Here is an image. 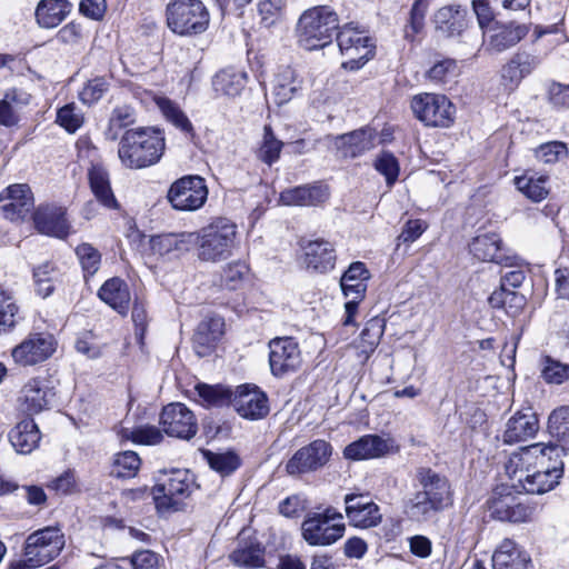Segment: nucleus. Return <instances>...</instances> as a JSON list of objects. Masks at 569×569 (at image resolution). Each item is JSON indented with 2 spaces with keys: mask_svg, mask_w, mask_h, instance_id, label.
Returning <instances> with one entry per match:
<instances>
[{
  "mask_svg": "<svg viewBox=\"0 0 569 569\" xmlns=\"http://www.w3.org/2000/svg\"><path fill=\"white\" fill-rule=\"evenodd\" d=\"M517 189L528 199L539 202L548 194L547 178L523 174L515 178Z\"/></svg>",
  "mask_w": 569,
  "mask_h": 569,
  "instance_id": "c03bdc74",
  "label": "nucleus"
},
{
  "mask_svg": "<svg viewBox=\"0 0 569 569\" xmlns=\"http://www.w3.org/2000/svg\"><path fill=\"white\" fill-rule=\"evenodd\" d=\"M57 349V341L49 333H31L12 349L13 360L21 366L46 361Z\"/></svg>",
  "mask_w": 569,
  "mask_h": 569,
  "instance_id": "dca6fc26",
  "label": "nucleus"
},
{
  "mask_svg": "<svg viewBox=\"0 0 569 569\" xmlns=\"http://www.w3.org/2000/svg\"><path fill=\"white\" fill-rule=\"evenodd\" d=\"M204 457L210 468L220 473L222 477L231 475L240 466L239 457L233 452L214 453L211 451H206Z\"/></svg>",
  "mask_w": 569,
  "mask_h": 569,
  "instance_id": "864d4df0",
  "label": "nucleus"
},
{
  "mask_svg": "<svg viewBox=\"0 0 569 569\" xmlns=\"http://www.w3.org/2000/svg\"><path fill=\"white\" fill-rule=\"evenodd\" d=\"M301 363V351L293 338H274L269 342V366L274 377L296 372Z\"/></svg>",
  "mask_w": 569,
  "mask_h": 569,
  "instance_id": "2eb2a0df",
  "label": "nucleus"
},
{
  "mask_svg": "<svg viewBox=\"0 0 569 569\" xmlns=\"http://www.w3.org/2000/svg\"><path fill=\"white\" fill-rule=\"evenodd\" d=\"M386 328L385 319L373 317L367 321L359 339L356 341V349L362 360H367L378 347Z\"/></svg>",
  "mask_w": 569,
  "mask_h": 569,
  "instance_id": "ea45409f",
  "label": "nucleus"
},
{
  "mask_svg": "<svg viewBox=\"0 0 569 569\" xmlns=\"http://www.w3.org/2000/svg\"><path fill=\"white\" fill-rule=\"evenodd\" d=\"M536 158L545 163H555L560 158L567 157L568 147L560 141L543 143L535 150Z\"/></svg>",
  "mask_w": 569,
  "mask_h": 569,
  "instance_id": "bf43d9fd",
  "label": "nucleus"
},
{
  "mask_svg": "<svg viewBox=\"0 0 569 569\" xmlns=\"http://www.w3.org/2000/svg\"><path fill=\"white\" fill-rule=\"evenodd\" d=\"M337 42L341 53L347 58L343 68L357 70L373 56L375 46L368 32L353 23L345 24L337 33Z\"/></svg>",
  "mask_w": 569,
  "mask_h": 569,
  "instance_id": "1a4fd4ad",
  "label": "nucleus"
},
{
  "mask_svg": "<svg viewBox=\"0 0 569 569\" xmlns=\"http://www.w3.org/2000/svg\"><path fill=\"white\" fill-rule=\"evenodd\" d=\"M8 438L18 453L29 455L38 448L41 432L32 419H23L9 431Z\"/></svg>",
  "mask_w": 569,
  "mask_h": 569,
  "instance_id": "7c9ffc66",
  "label": "nucleus"
},
{
  "mask_svg": "<svg viewBox=\"0 0 569 569\" xmlns=\"http://www.w3.org/2000/svg\"><path fill=\"white\" fill-rule=\"evenodd\" d=\"M548 98L556 108H569V84L551 83L548 89Z\"/></svg>",
  "mask_w": 569,
  "mask_h": 569,
  "instance_id": "338daca9",
  "label": "nucleus"
},
{
  "mask_svg": "<svg viewBox=\"0 0 569 569\" xmlns=\"http://www.w3.org/2000/svg\"><path fill=\"white\" fill-rule=\"evenodd\" d=\"M539 430L537 415L530 407L518 410L507 422L502 441L512 445L532 438Z\"/></svg>",
  "mask_w": 569,
  "mask_h": 569,
  "instance_id": "4be33fe9",
  "label": "nucleus"
},
{
  "mask_svg": "<svg viewBox=\"0 0 569 569\" xmlns=\"http://www.w3.org/2000/svg\"><path fill=\"white\" fill-rule=\"evenodd\" d=\"M330 197L327 184L313 183L287 189L280 193L283 206L315 207L325 203Z\"/></svg>",
  "mask_w": 569,
  "mask_h": 569,
  "instance_id": "5701e85b",
  "label": "nucleus"
},
{
  "mask_svg": "<svg viewBox=\"0 0 569 569\" xmlns=\"http://www.w3.org/2000/svg\"><path fill=\"white\" fill-rule=\"evenodd\" d=\"M18 310L12 293L0 287V335L16 326Z\"/></svg>",
  "mask_w": 569,
  "mask_h": 569,
  "instance_id": "603ef678",
  "label": "nucleus"
},
{
  "mask_svg": "<svg viewBox=\"0 0 569 569\" xmlns=\"http://www.w3.org/2000/svg\"><path fill=\"white\" fill-rule=\"evenodd\" d=\"M88 178L97 200L108 209H116L118 202L111 190L107 170L101 166L94 164L89 169Z\"/></svg>",
  "mask_w": 569,
  "mask_h": 569,
  "instance_id": "a19ab883",
  "label": "nucleus"
},
{
  "mask_svg": "<svg viewBox=\"0 0 569 569\" xmlns=\"http://www.w3.org/2000/svg\"><path fill=\"white\" fill-rule=\"evenodd\" d=\"M133 569H159V557L150 550L136 552L132 557Z\"/></svg>",
  "mask_w": 569,
  "mask_h": 569,
  "instance_id": "774afa93",
  "label": "nucleus"
},
{
  "mask_svg": "<svg viewBox=\"0 0 569 569\" xmlns=\"http://www.w3.org/2000/svg\"><path fill=\"white\" fill-rule=\"evenodd\" d=\"M230 560L243 568H258L264 565L263 549L259 545H248L236 549L230 555Z\"/></svg>",
  "mask_w": 569,
  "mask_h": 569,
  "instance_id": "8fccbe9b",
  "label": "nucleus"
},
{
  "mask_svg": "<svg viewBox=\"0 0 569 569\" xmlns=\"http://www.w3.org/2000/svg\"><path fill=\"white\" fill-rule=\"evenodd\" d=\"M197 488L194 477L186 469L164 471L152 488V497L160 512L176 511Z\"/></svg>",
  "mask_w": 569,
  "mask_h": 569,
  "instance_id": "423d86ee",
  "label": "nucleus"
},
{
  "mask_svg": "<svg viewBox=\"0 0 569 569\" xmlns=\"http://www.w3.org/2000/svg\"><path fill=\"white\" fill-rule=\"evenodd\" d=\"M548 432L556 440L549 443L557 448L553 456L561 459V455L569 452V406L553 409L548 417Z\"/></svg>",
  "mask_w": 569,
  "mask_h": 569,
  "instance_id": "c85d7f7f",
  "label": "nucleus"
},
{
  "mask_svg": "<svg viewBox=\"0 0 569 569\" xmlns=\"http://www.w3.org/2000/svg\"><path fill=\"white\" fill-rule=\"evenodd\" d=\"M232 395L231 406L244 419L259 420L264 418L270 411L267 393Z\"/></svg>",
  "mask_w": 569,
  "mask_h": 569,
  "instance_id": "2f4dec72",
  "label": "nucleus"
},
{
  "mask_svg": "<svg viewBox=\"0 0 569 569\" xmlns=\"http://www.w3.org/2000/svg\"><path fill=\"white\" fill-rule=\"evenodd\" d=\"M376 170L386 178L388 186H392L399 176V163L390 152H381L375 160Z\"/></svg>",
  "mask_w": 569,
  "mask_h": 569,
  "instance_id": "13d9d810",
  "label": "nucleus"
},
{
  "mask_svg": "<svg viewBox=\"0 0 569 569\" xmlns=\"http://www.w3.org/2000/svg\"><path fill=\"white\" fill-rule=\"evenodd\" d=\"M232 396L230 393H192L191 399L206 409H212L231 405Z\"/></svg>",
  "mask_w": 569,
  "mask_h": 569,
  "instance_id": "e2e57ef3",
  "label": "nucleus"
},
{
  "mask_svg": "<svg viewBox=\"0 0 569 569\" xmlns=\"http://www.w3.org/2000/svg\"><path fill=\"white\" fill-rule=\"evenodd\" d=\"M529 32L527 24L496 23L485 31L486 50L499 53L516 46Z\"/></svg>",
  "mask_w": 569,
  "mask_h": 569,
  "instance_id": "aec40b11",
  "label": "nucleus"
},
{
  "mask_svg": "<svg viewBox=\"0 0 569 569\" xmlns=\"http://www.w3.org/2000/svg\"><path fill=\"white\" fill-rule=\"evenodd\" d=\"M539 368L541 378L548 383L560 385L569 380V365L562 363L550 356L541 357Z\"/></svg>",
  "mask_w": 569,
  "mask_h": 569,
  "instance_id": "49530a36",
  "label": "nucleus"
},
{
  "mask_svg": "<svg viewBox=\"0 0 569 569\" xmlns=\"http://www.w3.org/2000/svg\"><path fill=\"white\" fill-rule=\"evenodd\" d=\"M415 479L420 487L406 505V513L416 521H427L452 505L449 479L430 467H418Z\"/></svg>",
  "mask_w": 569,
  "mask_h": 569,
  "instance_id": "f03ea898",
  "label": "nucleus"
},
{
  "mask_svg": "<svg viewBox=\"0 0 569 569\" xmlns=\"http://www.w3.org/2000/svg\"><path fill=\"white\" fill-rule=\"evenodd\" d=\"M466 16V10L460 6H447L435 13L433 22L443 36L455 37L461 34L467 27Z\"/></svg>",
  "mask_w": 569,
  "mask_h": 569,
  "instance_id": "c9c22d12",
  "label": "nucleus"
},
{
  "mask_svg": "<svg viewBox=\"0 0 569 569\" xmlns=\"http://www.w3.org/2000/svg\"><path fill=\"white\" fill-rule=\"evenodd\" d=\"M121 437L138 445L153 446L161 442L163 436L154 426H140L137 428H122Z\"/></svg>",
  "mask_w": 569,
  "mask_h": 569,
  "instance_id": "3c124183",
  "label": "nucleus"
},
{
  "mask_svg": "<svg viewBox=\"0 0 569 569\" xmlns=\"http://www.w3.org/2000/svg\"><path fill=\"white\" fill-rule=\"evenodd\" d=\"M72 3L69 0H40L36 8V20L40 28L52 29L67 19Z\"/></svg>",
  "mask_w": 569,
  "mask_h": 569,
  "instance_id": "473e14b6",
  "label": "nucleus"
},
{
  "mask_svg": "<svg viewBox=\"0 0 569 569\" xmlns=\"http://www.w3.org/2000/svg\"><path fill=\"white\" fill-rule=\"evenodd\" d=\"M411 109L417 119L429 127H449L456 112L455 106L446 96L436 93L415 96Z\"/></svg>",
  "mask_w": 569,
  "mask_h": 569,
  "instance_id": "f8f14e48",
  "label": "nucleus"
},
{
  "mask_svg": "<svg viewBox=\"0 0 569 569\" xmlns=\"http://www.w3.org/2000/svg\"><path fill=\"white\" fill-rule=\"evenodd\" d=\"M283 0H262L258 4L261 21L266 27L273 26L282 16Z\"/></svg>",
  "mask_w": 569,
  "mask_h": 569,
  "instance_id": "680f3d73",
  "label": "nucleus"
},
{
  "mask_svg": "<svg viewBox=\"0 0 569 569\" xmlns=\"http://www.w3.org/2000/svg\"><path fill=\"white\" fill-rule=\"evenodd\" d=\"M30 102V94L9 89L0 99V124L12 127L19 122V111Z\"/></svg>",
  "mask_w": 569,
  "mask_h": 569,
  "instance_id": "58836bf2",
  "label": "nucleus"
},
{
  "mask_svg": "<svg viewBox=\"0 0 569 569\" xmlns=\"http://www.w3.org/2000/svg\"><path fill=\"white\" fill-rule=\"evenodd\" d=\"M196 239L190 232L166 233L151 237L150 249L153 253L166 256L170 253H183L192 248Z\"/></svg>",
  "mask_w": 569,
  "mask_h": 569,
  "instance_id": "e433bc0d",
  "label": "nucleus"
},
{
  "mask_svg": "<svg viewBox=\"0 0 569 569\" xmlns=\"http://www.w3.org/2000/svg\"><path fill=\"white\" fill-rule=\"evenodd\" d=\"M471 254L480 261L503 263L508 259L501 252V239L497 233L479 234L469 244Z\"/></svg>",
  "mask_w": 569,
  "mask_h": 569,
  "instance_id": "f704fd0d",
  "label": "nucleus"
},
{
  "mask_svg": "<svg viewBox=\"0 0 569 569\" xmlns=\"http://www.w3.org/2000/svg\"><path fill=\"white\" fill-rule=\"evenodd\" d=\"M34 226L40 233L57 238H66L70 226L66 219V211L61 207H40L33 216Z\"/></svg>",
  "mask_w": 569,
  "mask_h": 569,
  "instance_id": "393cba45",
  "label": "nucleus"
},
{
  "mask_svg": "<svg viewBox=\"0 0 569 569\" xmlns=\"http://www.w3.org/2000/svg\"><path fill=\"white\" fill-rule=\"evenodd\" d=\"M345 505L347 519L356 528H373L382 520L379 506L367 495L348 493L345 496Z\"/></svg>",
  "mask_w": 569,
  "mask_h": 569,
  "instance_id": "a211bd4d",
  "label": "nucleus"
},
{
  "mask_svg": "<svg viewBox=\"0 0 569 569\" xmlns=\"http://www.w3.org/2000/svg\"><path fill=\"white\" fill-rule=\"evenodd\" d=\"M491 518L500 521L526 522L532 518L535 508L520 501L509 487L502 486L488 500Z\"/></svg>",
  "mask_w": 569,
  "mask_h": 569,
  "instance_id": "ddd939ff",
  "label": "nucleus"
},
{
  "mask_svg": "<svg viewBox=\"0 0 569 569\" xmlns=\"http://www.w3.org/2000/svg\"><path fill=\"white\" fill-rule=\"evenodd\" d=\"M282 147L283 142L277 139L271 127L266 124L260 146L257 150V157L262 162L271 166L279 159Z\"/></svg>",
  "mask_w": 569,
  "mask_h": 569,
  "instance_id": "a18cd8bd",
  "label": "nucleus"
},
{
  "mask_svg": "<svg viewBox=\"0 0 569 569\" xmlns=\"http://www.w3.org/2000/svg\"><path fill=\"white\" fill-rule=\"evenodd\" d=\"M491 560L493 569H533L530 556L510 539L499 545Z\"/></svg>",
  "mask_w": 569,
  "mask_h": 569,
  "instance_id": "cd10ccee",
  "label": "nucleus"
},
{
  "mask_svg": "<svg viewBox=\"0 0 569 569\" xmlns=\"http://www.w3.org/2000/svg\"><path fill=\"white\" fill-rule=\"evenodd\" d=\"M134 121L132 112L129 108H116L109 119L108 128L104 132L107 139L117 140L122 129L132 124Z\"/></svg>",
  "mask_w": 569,
  "mask_h": 569,
  "instance_id": "4d7b16f0",
  "label": "nucleus"
},
{
  "mask_svg": "<svg viewBox=\"0 0 569 569\" xmlns=\"http://www.w3.org/2000/svg\"><path fill=\"white\" fill-rule=\"evenodd\" d=\"M370 273L365 263L357 261L349 266L348 270L342 274L340 286L343 295L349 298L363 299Z\"/></svg>",
  "mask_w": 569,
  "mask_h": 569,
  "instance_id": "4c0bfd02",
  "label": "nucleus"
},
{
  "mask_svg": "<svg viewBox=\"0 0 569 569\" xmlns=\"http://www.w3.org/2000/svg\"><path fill=\"white\" fill-rule=\"evenodd\" d=\"M337 13L327 6L305 11L297 26L298 43L306 50H317L329 44L338 29Z\"/></svg>",
  "mask_w": 569,
  "mask_h": 569,
  "instance_id": "39448f33",
  "label": "nucleus"
},
{
  "mask_svg": "<svg viewBox=\"0 0 569 569\" xmlns=\"http://www.w3.org/2000/svg\"><path fill=\"white\" fill-rule=\"evenodd\" d=\"M391 447L390 441L380 436L366 435L348 445L343 456L350 460L375 459L387 455Z\"/></svg>",
  "mask_w": 569,
  "mask_h": 569,
  "instance_id": "a878e982",
  "label": "nucleus"
},
{
  "mask_svg": "<svg viewBox=\"0 0 569 569\" xmlns=\"http://www.w3.org/2000/svg\"><path fill=\"white\" fill-rule=\"evenodd\" d=\"M331 146L343 158H356L375 146L372 129H360L331 138Z\"/></svg>",
  "mask_w": 569,
  "mask_h": 569,
  "instance_id": "b1692460",
  "label": "nucleus"
},
{
  "mask_svg": "<svg viewBox=\"0 0 569 569\" xmlns=\"http://www.w3.org/2000/svg\"><path fill=\"white\" fill-rule=\"evenodd\" d=\"M556 447L533 443L509 455L505 463L510 488L517 492L542 495L552 490L563 475V461L553 456Z\"/></svg>",
  "mask_w": 569,
  "mask_h": 569,
  "instance_id": "f257e3e1",
  "label": "nucleus"
},
{
  "mask_svg": "<svg viewBox=\"0 0 569 569\" xmlns=\"http://www.w3.org/2000/svg\"><path fill=\"white\" fill-rule=\"evenodd\" d=\"M154 102L167 121L172 123L180 131L192 134V123L174 101L166 97H154Z\"/></svg>",
  "mask_w": 569,
  "mask_h": 569,
  "instance_id": "37998d69",
  "label": "nucleus"
},
{
  "mask_svg": "<svg viewBox=\"0 0 569 569\" xmlns=\"http://www.w3.org/2000/svg\"><path fill=\"white\" fill-rule=\"evenodd\" d=\"M224 333L223 318L207 315L198 325L193 335V348L198 356L209 355Z\"/></svg>",
  "mask_w": 569,
  "mask_h": 569,
  "instance_id": "412c9836",
  "label": "nucleus"
},
{
  "mask_svg": "<svg viewBox=\"0 0 569 569\" xmlns=\"http://www.w3.org/2000/svg\"><path fill=\"white\" fill-rule=\"evenodd\" d=\"M160 423L168 436L180 439L192 438L198 429L193 413L180 402L163 407Z\"/></svg>",
  "mask_w": 569,
  "mask_h": 569,
  "instance_id": "f3484780",
  "label": "nucleus"
},
{
  "mask_svg": "<svg viewBox=\"0 0 569 569\" xmlns=\"http://www.w3.org/2000/svg\"><path fill=\"white\" fill-rule=\"evenodd\" d=\"M76 256L86 279L98 272L101 264V253L92 244L83 242L76 248Z\"/></svg>",
  "mask_w": 569,
  "mask_h": 569,
  "instance_id": "09e8293b",
  "label": "nucleus"
},
{
  "mask_svg": "<svg viewBox=\"0 0 569 569\" xmlns=\"http://www.w3.org/2000/svg\"><path fill=\"white\" fill-rule=\"evenodd\" d=\"M56 121L69 133H74L82 127L84 117L74 103H68L58 110Z\"/></svg>",
  "mask_w": 569,
  "mask_h": 569,
  "instance_id": "6e6d98bb",
  "label": "nucleus"
},
{
  "mask_svg": "<svg viewBox=\"0 0 569 569\" xmlns=\"http://www.w3.org/2000/svg\"><path fill=\"white\" fill-rule=\"evenodd\" d=\"M278 509L287 518H297L306 510V500L301 496L292 495L280 501Z\"/></svg>",
  "mask_w": 569,
  "mask_h": 569,
  "instance_id": "69168bd1",
  "label": "nucleus"
},
{
  "mask_svg": "<svg viewBox=\"0 0 569 569\" xmlns=\"http://www.w3.org/2000/svg\"><path fill=\"white\" fill-rule=\"evenodd\" d=\"M140 465L141 460L134 451H123L116 455L110 475L116 478H132L137 475Z\"/></svg>",
  "mask_w": 569,
  "mask_h": 569,
  "instance_id": "de8ad7c7",
  "label": "nucleus"
},
{
  "mask_svg": "<svg viewBox=\"0 0 569 569\" xmlns=\"http://www.w3.org/2000/svg\"><path fill=\"white\" fill-rule=\"evenodd\" d=\"M332 453V447L322 439H317L300 448L288 460L286 470L290 476L313 472L327 465Z\"/></svg>",
  "mask_w": 569,
  "mask_h": 569,
  "instance_id": "4468645a",
  "label": "nucleus"
},
{
  "mask_svg": "<svg viewBox=\"0 0 569 569\" xmlns=\"http://www.w3.org/2000/svg\"><path fill=\"white\" fill-rule=\"evenodd\" d=\"M343 516L333 508L310 511L301 523V536L309 546H330L343 537Z\"/></svg>",
  "mask_w": 569,
  "mask_h": 569,
  "instance_id": "0eeeda50",
  "label": "nucleus"
},
{
  "mask_svg": "<svg viewBox=\"0 0 569 569\" xmlns=\"http://www.w3.org/2000/svg\"><path fill=\"white\" fill-rule=\"evenodd\" d=\"M109 88L104 78H94L86 83L80 91V100L86 104H93L99 101Z\"/></svg>",
  "mask_w": 569,
  "mask_h": 569,
  "instance_id": "052dcab7",
  "label": "nucleus"
},
{
  "mask_svg": "<svg viewBox=\"0 0 569 569\" xmlns=\"http://www.w3.org/2000/svg\"><path fill=\"white\" fill-rule=\"evenodd\" d=\"M164 137L154 128L127 130L122 136L118 156L128 169H142L157 163L164 151Z\"/></svg>",
  "mask_w": 569,
  "mask_h": 569,
  "instance_id": "7ed1b4c3",
  "label": "nucleus"
},
{
  "mask_svg": "<svg viewBox=\"0 0 569 569\" xmlns=\"http://www.w3.org/2000/svg\"><path fill=\"white\" fill-rule=\"evenodd\" d=\"M207 198L208 187L200 176H184L176 180L167 192L168 202L178 211H196Z\"/></svg>",
  "mask_w": 569,
  "mask_h": 569,
  "instance_id": "9b49d317",
  "label": "nucleus"
},
{
  "mask_svg": "<svg viewBox=\"0 0 569 569\" xmlns=\"http://www.w3.org/2000/svg\"><path fill=\"white\" fill-rule=\"evenodd\" d=\"M303 79L299 71L290 66L279 68L272 89L277 104L289 102L301 89Z\"/></svg>",
  "mask_w": 569,
  "mask_h": 569,
  "instance_id": "c756f323",
  "label": "nucleus"
},
{
  "mask_svg": "<svg viewBox=\"0 0 569 569\" xmlns=\"http://www.w3.org/2000/svg\"><path fill=\"white\" fill-rule=\"evenodd\" d=\"M209 21V11L200 0H173L167 6V24L179 36L202 33Z\"/></svg>",
  "mask_w": 569,
  "mask_h": 569,
  "instance_id": "6e6552de",
  "label": "nucleus"
},
{
  "mask_svg": "<svg viewBox=\"0 0 569 569\" xmlns=\"http://www.w3.org/2000/svg\"><path fill=\"white\" fill-rule=\"evenodd\" d=\"M196 238L192 247L197 246V256L201 261L217 262L231 256L236 247L237 226L228 219L219 218L191 232Z\"/></svg>",
  "mask_w": 569,
  "mask_h": 569,
  "instance_id": "20e7f679",
  "label": "nucleus"
},
{
  "mask_svg": "<svg viewBox=\"0 0 569 569\" xmlns=\"http://www.w3.org/2000/svg\"><path fill=\"white\" fill-rule=\"evenodd\" d=\"M303 263L308 269L325 273L335 268L336 251L326 240L308 241L303 247Z\"/></svg>",
  "mask_w": 569,
  "mask_h": 569,
  "instance_id": "bb28decb",
  "label": "nucleus"
},
{
  "mask_svg": "<svg viewBox=\"0 0 569 569\" xmlns=\"http://www.w3.org/2000/svg\"><path fill=\"white\" fill-rule=\"evenodd\" d=\"M64 535L57 527H46L29 535L26 540V561L42 566L58 557L64 547Z\"/></svg>",
  "mask_w": 569,
  "mask_h": 569,
  "instance_id": "9d476101",
  "label": "nucleus"
},
{
  "mask_svg": "<svg viewBox=\"0 0 569 569\" xmlns=\"http://www.w3.org/2000/svg\"><path fill=\"white\" fill-rule=\"evenodd\" d=\"M247 273H248V267L246 264L240 263V262L229 264L223 270L222 282L227 288L234 290L238 288V286L241 283V281L244 279Z\"/></svg>",
  "mask_w": 569,
  "mask_h": 569,
  "instance_id": "0e129e2a",
  "label": "nucleus"
},
{
  "mask_svg": "<svg viewBox=\"0 0 569 569\" xmlns=\"http://www.w3.org/2000/svg\"><path fill=\"white\" fill-rule=\"evenodd\" d=\"M33 204L32 192L27 184H12L0 193V210L11 221L24 219Z\"/></svg>",
  "mask_w": 569,
  "mask_h": 569,
  "instance_id": "6ab92c4d",
  "label": "nucleus"
},
{
  "mask_svg": "<svg viewBox=\"0 0 569 569\" xmlns=\"http://www.w3.org/2000/svg\"><path fill=\"white\" fill-rule=\"evenodd\" d=\"M36 290L42 298L49 297L54 289L53 282L57 278V270L50 262H46L33 271Z\"/></svg>",
  "mask_w": 569,
  "mask_h": 569,
  "instance_id": "5fc2aeb1",
  "label": "nucleus"
},
{
  "mask_svg": "<svg viewBox=\"0 0 569 569\" xmlns=\"http://www.w3.org/2000/svg\"><path fill=\"white\" fill-rule=\"evenodd\" d=\"M99 298L120 315H127L131 301L128 284L120 278L107 280L98 292Z\"/></svg>",
  "mask_w": 569,
  "mask_h": 569,
  "instance_id": "72a5a7b5",
  "label": "nucleus"
},
{
  "mask_svg": "<svg viewBox=\"0 0 569 569\" xmlns=\"http://www.w3.org/2000/svg\"><path fill=\"white\" fill-rule=\"evenodd\" d=\"M247 74L234 69H224L213 78V88L217 92L226 96L236 97L244 88Z\"/></svg>",
  "mask_w": 569,
  "mask_h": 569,
  "instance_id": "79ce46f5",
  "label": "nucleus"
}]
</instances>
